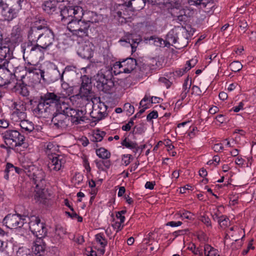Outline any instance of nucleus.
Listing matches in <instances>:
<instances>
[{"label":"nucleus","instance_id":"6e6552de","mask_svg":"<svg viewBox=\"0 0 256 256\" xmlns=\"http://www.w3.org/2000/svg\"><path fill=\"white\" fill-rule=\"evenodd\" d=\"M2 222L9 228H20L27 222L26 216L8 214L4 218Z\"/></svg>","mask_w":256,"mask_h":256},{"label":"nucleus","instance_id":"37998d69","mask_svg":"<svg viewBox=\"0 0 256 256\" xmlns=\"http://www.w3.org/2000/svg\"><path fill=\"white\" fill-rule=\"evenodd\" d=\"M122 146H126V148L131 150L136 147V142H132L126 138L122 141Z\"/></svg>","mask_w":256,"mask_h":256},{"label":"nucleus","instance_id":"9d476101","mask_svg":"<svg viewBox=\"0 0 256 256\" xmlns=\"http://www.w3.org/2000/svg\"><path fill=\"white\" fill-rule=\"evenodd\" d=\"M94 78L97 83V87L101 90L107 92L114 86L113 80L107 78L102 71H99Z\"/></svg>","mask_w":256,"mask_h":256},{"label":"nucleus","instance_id":"f257e3e1","mask_svg":"<svg viewBox=\"0 0 256 256\" xmlns=\"http://www.w3.org/2000/svg\"><path fill=\"white\" fill-rule=\"evenodd\" d=\"M28 38L32 43L38 42L48 50L54 40V34L44 20H39L28 30Z\"/></svg>","mask_w":256,"mask_h":256},{"label":"nucleus","instance_id":"c9c22d12","mask_svg":"<svg viewBox=\"0 0 256 256\" xmlns=\"http://www.w3.org/2000/svg\"><path fill=\"white\" fill-rule=\"evenodd\" d=\"M210 2L211 0H188L190 5L199 6L200 8H205Z\"/></svg>","mask_w":256,"mask_h":256},{"label":"nucleus","instance_id":"72a5a7b5","mask_svg":"<svg viewBox=\"0 0 256 256\" xmlns=\"http://www.w3.org/2000/svg\"><path fill=\"white\" fill-rule=\"evenodd\" d=\"M4 173V178L8 180L10 175L14 174V166L12 164L8 162L6 166Z\"/></svg>","mask_w":256,"mask_h":256},{"label":"nucleus","instance_id":"cd10ccee","mask_svg":"<svg viewBox=\"0 0 256 256\" xmlns=\"http://www.w3.org/2000/svg\"><path fill=\"white\" fill-rule=\"evenodd\" d=\"M58 2L56 0H48L44 2L42 4V8L48 14H52L56 10V5Z\"/></svg>","mask_w":256,"mask_h":256},{"label":"nucleus","instance_id":"5701e85b","mask_svg":"<svg viewBox=\"0 0 256 256\" xmlns=\"http://www.w3.org/2000/svg\"><path fill=\"white\" fill-rule=\"evenodd\" d=\"M146 3V0H130L124 4L128 8H132L134 11H138L144 7Z\"/></svg>","mask_w":256,"mask_h":256},{"label":"nucleus","instance_id":"de8ad7c7","mask_svg":"<svg viewBox=\"0 0 256 256\" xmlns=\"http://www.w3.org/2000/svg\"><path fill=\"white\" fill-rule=\"evenodd\" d=\"M2 32L0 30V54L2 55L3 52L4 53L6 54L7 52H8L10 50V48L6 46H2Z\"/></svg>","mask_w":256,"mask_h":256},{"label":"nucleus","instance_id":"4468645a","mask_svg":"<svg viewBox=\"0 0 256 256\" xmlns=\"http://www.w3.org/2000/svg\"><path fill=\"white\" fill-rule=\"evenodd\" d=\"M93 44L89 41H84L78 44L77 50L78 55L84 59L90 58L93 54Z\"/></svg>","mask_w":256,"mask_h":256},{"label":"nucleus","instance_id":"a211bd4d","mask_svg":"<svg viewBox=\"0 0 256 256\" xmlns=\"http://www.w3.org/2000/svg\"><path fill=\"white\" fill-rule=\"evenodd\" d=\"M60 96L58 94L54 92H47L46 94H42L40 99L46 105L52 106L54 110L56 104L60 101Z\"/></svg>","mask_w":256,"mask_h":256},{"label":"nucleus","instance_id":"4be33fe9","mask_svg":"<svg viewBox=\"0 0 256 256\" xmlns=\"http://www.w3.org/2000/svg\"><path fill=\"white\" fill-rule=\"evenodd\" d=\"M44 149L47 154L48 158H50L54 155H58V146L52 142H47L44 143Z\"/></svg>","mask_w":256,"mask_h":256},{"label":"nucleus","instance_id":"b1692460","mask_svg":"<svg viewBox=\"0 0 256 256\" xmlns=\"http://www.w3.org/2000/svg\"><path fill=\"white\" fill-rule=\"evenodd\" d=\"M90 26L89 22L84 20V18H80L78 25V30L77 32L76 36L80 37L88 36V29Z\"/></svg>","mask_w":256,"mask_h":256},{"label":"nucleus","instance_id":"8fccbe9b","mask_svg":"<svg viewBox=\"0 0 256 256\" xmlns=\"http://www.w3.org/2000/svg\"><path fill=\"white\" fill-rule=\"evenodd\" d=\"M150 40H154V44L158 46H160L162 45V42L164 43L165 42L164 41L162 38L156 37L155 36H152L150 38Z\"/></svg>","mask_w":256,"mask_h":256},{"label":"nucleus","instance_id":"603ef678","mask_svg":"<svg viewBox=\"0 0 256 256\" xmlns=\"http://www.w3.org/2000/svg\"><path fill=\"white\" fill-rule=\"evenodd\" d=\"M182 0H166V3L171 4L176 9H178L180 6Z\"/></svg>","mask_w":256,"mask_h":256},{"label":"nucleus","instance_id":"393cba45","mask_svg":"<svg viewBox=\"0 0 256 256\" xmlns=\"http://www.w3.org/2000/svg\"><path fill=\"white\" fill-rule=\"evenodd\" d=\"M47 74L49 80L51 82H55L59 79L60 80L61 82H62L64 80L63 74H60L58 68L50 70Z\"/></svg>","mask_w":256,"mask_h":256},{"label":"nucleus","instance_id":"79ce46f5","mask_svg":"<svg viewBox=\"0 0 256 256\" xmlns=\"http://www.w3.org/2000/svg\"><path fill=\"white\" fill-rule=\"evenodd\" d=\"M190 68L191 62H186V66L185 68L176 70V75L178 76H182L186 72L189 70Z\"/></svg>","mask_w":256,"mask_h":256},{"label":"nucleus","instance_id":"052dcab7","mask_svg":"<svg viewBox=\"0 0 256 256\" xmlns=\"http://www.w3.org/2000/svg\"><path fill=\"white\" fill-rule=\"evenodd\" d=\"M95 164L96 167L101 170H105L104 167V166L103 160H95Z\"/></svg>","mask_w":256,"mask_h":256},{"label":"nucleus","instance_id":"e433bc0d","mask_svg":"<svg viewBox=\"0 0 256 256\" xmlns=\"http://www.w3.org/2000/svg\"><path fill=\"white\" fill-rule=\"evenodd\" d=\"M93 100L94 101V102H98V104H96V108L100 110L102 113L104 114L105 116H106L107 106L104 104V103L100 101V98H94Z\"/></svg>","mask_w":256,"mask_h":256},{"label":"nucleus","instance_id":"f704fd0d","mask_svg":"<svg viewBox=\"0 0 256 256\" xmlns=\"http://www.w3.org/2000/svg\"><path fill=\"white\" fill-rule=\"evenodd\" d=\"M204 252L205 256H220L218 250L208 244L204 245Z\"/></svg>","mask_w":256,"mask_h":256},{"label":"nucleus","instance_id":"5fc2aeb1","mask_svg":"<svg viewBox=\"0 0 256 256\" xmlns=\"http://www.w3.org/2000/svg\"><path fill=\"white\" fill-rule=\"evenodd\" d=\"M66 232V230L64 228L61 226H58L56 228V234L62 236Z\"/></svg>","mask_w":256,"mask_h":256},{"label":"nucleus","instance_id":"dca6fc26","mask_svg":"<svg viewBox=\"0 0 256 256\" xmlns=\"http://www.w3.org/2000/svg\"><path fill=\"white\" fill-rule=\"evenodd\" d=\"M86 114L85 110H82L70 108L66 116L68 118L70 117V122L75 124H78L81 123L82 122L84 121V116Z\"/></svg>","mask_w":256,"mask_h":256},{"label":"nucleus","instance_id":"13d9d810","mask_svg":"<svg viewBox=\"0 0 256 256\" xmlns=\"http://www.w3.org/2000/svg\"><path fill=\"white\" fill-rule=\"evenodd\" d=\"M158 117V113L156 111L153 110L150 112L146 117L148 121H150L154 118H156Z\"/></svg>","mask_w":256,"mask_h":256},{"label":"nucleus","instance_id":"c756f323","mask_svg":"<svg viewBox=\"0 0 256 256\" xmlns=\"http://www.w3.org/2000/svg\"><path fill=\"white\" fill-rule=\"evenodd\" d=\"M178 39L177 33L174 30H172L166 35V42L169 45L174 46L175 48H177Z\"/></svg>","mask_w":256,"mask_h":256},{"label":"nucleus","instance_id":"c85d7f7f","mask_svg":"<svg viewBox=\"0 0 256 256\" xmlns=\"http://www.w3.org/2000/svg\"><path fill=\"white\" fill-rule=\"evenodd\" d=\"M22 132L24 133H30L34 130V124L32 122L24 119L20 122Z\"/></svg>","mask_w":256,"mask_h":256},{"label":"nucleus","instance_id":"2f4dec72","mask_svg":"<svg viewBox=\"0 0 256 256\" xmlns=\"http://www.w3.org/2000/svg\"><path fill=\"white\" fill-rule=\"evenodd\" d=\"M142 40L140 36H136L134 38V36L131 34L129 36L126 40L124 42H128L131 46L132 49V52H134L136 50L137 45L141 42Z\"/></svg>","mask_w":256,"mask_h":256},{"label":"nucleus","instance_id":"bf43d9fd","mask_svg":"<svg viewBox=\"0 0 256 256\" xmlns=\"http://www.w3.org/2000/svg\"><path fill=\"white\" fill-rule=\"evenodd\" d=\"M62 88L66 91V92H71L72 90V87H70L68 85V84L66 82H62Z\"/></svg>","mask_w":256,"mask_h":256},{"label":"nucleus","instance_id":"2eb2a0df","mask_svg":"<svg viewBox=\"0 0 256 256\" xmlns=\"http://www.w3.org/2000/svg\"><path fill=\"white\" fill-rule=\"evenodd\" d=\"M52 122L56 128L66 129L70 124V119L64 114H54Z\"/></svg>","mask_w":256,"mask_h":256},{"label":"nucleus","instance_id":"864d4df0","mask_svg":"<svg viewBox=\"0 0 256 256\" xmlns=\"http://www.w3.org/2000/svg\"><path fill=\"white\" fill-rule=\"evenodd\" d=\"M200 220L207 226H211L210 220L208 216H201Z\"/></svg>","mask_w":256,"mask_h":256},{"label":"nucleus","instance_id":"680f3d73","mask_svg":"<svg viewBox=\"0 0 256 256\" xmlns=\"http://www.w3.org/2000/svg\"><path fill=\"white\" fill-rule=\"evenodd\" d=\"M188 79H189L188 77H187V78L186 79V80L184 82V84H183V86H182L183 90H184V91L188 90V92H189L190 88L191 86L192 82H190V84H188Z\"/></svg>","mask_w":256,"mask_h":256},{"label":"nucleus","instance_id":"6ab92c4d","mask_svg":"<svg viewBox=\"0 0 256 256\" xmlns=\"http://www.w3.org/2000/svg\"><path fill=\"white\" fill-rule=\"evenodd\" d=\"M74 96H73L72 98ZM72 97L67 98H60V101L56 104L55 108H56V114H64L66 116L69 110H70L72 103Z\"/></svg>","mask_w":256,"mask_h":256},{"label":"nucleus","instance_id":"a878e982","mask_svg":"<svg viewBox=\"0 0 256 256\" xmlns=\"http://www.w3.org/2000/svg\"><path fill=\"white\" fill-rule=\"evenodd\" d=\"M92 103L93 104L92 106V110L90 113V116L93 118L94 122H98L105 118L106 116L104 115L100 110L96 108V104L94 103V101L93 100H91Z\"/></svg>","mask_w":256,"mask_h":256},{"label":"nucleus","instance_id":"49530a36","mask_svg":"<svg viewBox=\"0 0 256 256\" xmlns=\"http://www.w3.org/2000/svg\"><path fill=\"white\" fill-rule=\"evenodd\" d=\"M179 12L184 15L186 16V18H188V17L192 16L194 14V12L193 10H190L188 8L186 7L185 8L180 9Z\"/></svg>","mask_w":256,"mask_h":256},{"label":"nucleus","instance_id":"39448f33","mask_svg":"<svg viewBox=\"0 0 256 256\" xmlns=\"http://www.w3.org/2000/svg\"><path fill=\"white\" fill-rule=\"evenodd\" d=\"M2 134L4 143L12 149L22 146L25 140V137L15 130H8Z\"/></svg>","mask_w":256,"mask_h":256},{"label":"nucleus","instance_id":"7ed1b4c3","mask_svg":"<svg viewBox=\"0 0 256 256\" xmlns=\"http://www.w3.org/2000/svg\"><path fill=\"white\" fill-rule=\"evenodd\" d=\"M23 0H1L2 16L4 20L10 22L17 17L18 10L21 9Z\"/></svg>","mask_w":256,"mask_h":256},{"label":"nucleus","instance_id":"0eeeda50","mask_svg":"<svg viewBox=\"0 0 256 256\" xmlns=\"http://www.w3.org/2000/svg\"><path fill=\"white\" fill-rule=\"evenodd\" d=\"M12 66V60L6 62H4L2 66L0 65V86L10 84L14 80V75L10 68Z\"/></svg>","mask_w":256,"mask_h":256},{"label":"nucleus","instance_id":"a18cd8bd","mask_svg":"<svg viewBox=\"0 0 256 256\" xmlns=\"http://www.w3.org/2000/svg\"><path fill=\"white\" fill-rule=\"evenodd\" d=\"M96 240L102 248H104L107 244V240L102 234H98L96 235Z\"/></svg>","mask_w":256,"mask_h":256},{"label":"nucleus","instance_id":"9b49d317","mask_svg":"<svg viewBox=\"0 0 256 256\" xmlns=\"http://www.w3.org/2000/svg\"><path fill=\"white\" fill-rule=\"evenodd\" d=\"M54 110L52 106L46 105L39 99L36 106L33 110V112L38 118H48L54 114Z\"/></svg>","mask_w":256,"mask_h":256},{"label":"nucleus","instance_id":"a19ab883","mask_svg":"<svg viewBox=\"0 0 256 256\" xmlns=\"http://www.w3.org/2000/svg\"><path fill=\"white\" fill-rule=\"evenodd\" d=\"M106 133L104 132H100V130L94 132L92 136V140L94 142H100L103 139L104 136H105Z\"/></svg>","mask_w":256,"mask_h":256},{"label":"nucleus","instance_id":"e2e57ef3","mask_svg":"<svg viewBox=\"0 0 256 256\" xmlns=\"http://www.w3.org/2000/svg\"><path fill=\"white\" fill-rule=\"evenodd\" d=\"M152 5L158 4L162 2H166V0H146V2Z\"/></svg>","mask_w":256,"mask_h":256},{"label":"nucleus","instance_id":"7c9ffc66","mask_svg":"<svg viewBox=\"0 0 256 256\" xmlns=\"http://www.w3.org/2000/svg\"><path fill=\"white\" fill-rule=\"evenodd\" d=\"M46 50H48L46 48L42 46H40L39 43L36 42V44L30 48V53L32 56H40Z\"/></svg>","mask_w":256,"mask_h":256},{"label":"nucleus","instance_id":"f03ea898","mask_svg":"<svg viewBox=\"0 0 256 256\" xmlns=\"http://www.w3.org/2000/svg\"><path fill=\"white\" fill-rule=\"evenodd\" d=\"M83 16V9L82 6L75 4H70L60 8V20L67 24L68 29L76 35L78 30V25Z\"/></svg>","mask_w":256,"mask_h":256},{"label":"nucleus","instance_id":"58836bf2","mask_svg":"<svg viewBox=\"0 0 256 256\" xmlns=\"http://www.w3.org/2000/svg\"><path fill=\"white\" fill-rule=\"evenodd\" d=\"M17 256H34L30 250L26 247L20 248L16 252Z\"/></svg>","mask_w":256,"mask_h":256},{"label":"nucleus","instance_id":"774afa93","mask_svg":"<svg viewBox=\"0 0 256 256\" xmlns=\"http://www.w3.org/2000/svg\"><path fill=\"white\" fill-rule=\"evenodd\" d=\"M215 118L217 121L222 124L226 121V118L223 114L218 115Z\"/></svg>","mask_w":256,"mask_h":256},{"label":"nucleus","instance_id":"f8f14e48","mask_svg":"<svg viewBox=\"0 0 256 256\" xmlns=\"http://www.w3.org/2000/svg\"><path fill=\"white\" fill-rule=\"evenodd\" d=\"M82 84L80 90V94L81 98L86 100H92V84L90 80L86 75L81 77Z\"/></svg>","mask_w":256,"mask_h":256},{"label":"nucleus","instance_id":"69168bd1","mask_svg":"<svg viewBox=\"0 0 256 256\" xmlns=\"http://www.w3.org/2000/svg\"><path fill=\"white\" fill-rule=\"evenodd\" d=\"M162 99L157 96H152L150 98V102L152 104H158L162 102Z\"/></svg>","mask_w":256,"mask_h":256},{"label":"nucleus","instance_id":"ddd939ff","mask_svg":"<svg viewBox=\"0 0 256 256\" xmlns=\"http://www.w3.org/2000/svg\"><path fill=\"white\" fill-rule=\"evenodd\" d=\"M136 66V61L134 58H129L124 60L122 62H117L114 65L115 69L117 68H122L118 73L124 72L126 74L130 73Z\"/></svg>","mask_w":256,"mask_h":256},{"label":"nucleus","instance_id":"bb28decb","mask_svg":"<svg viewBox=\"0 0 256 256\" xmlns=\"http://www.w3.org/2000/svg\"><path fill=\"white\" fill-rule=\"evenodd\" d=\"M14 90L24 96H26L29 94V92L28 90L27 86L25 85L22 81L16 82L14 86Z\"/></svg>","mask_w":256,"mask_h":256},{"label":"nucleus","instance_id":"473e14b6","mask_svg":"<svg viewBox=\"0 0 256 256\" xmlns=\"http://www.w3.org/2000/svg\"><path fill=\"white\" fill-rule=\"evenodd\" d=\"M35 194H34V198L36 202L40 203L43 202L45 199V195L43 192V188H36Z\"/></svg>","mask_w":256,"mask_h":256},{"label":"nucleus","instance_id":"4c0bfd02","mask_svg":"<svg viewBox=\"0 0 256 256\" xmlns=\"http://www.w3.org/2000/svg\"><path fill=\"white\" fill-rule=\"evenodd\" d=\"M96 155L102 159H108L110 156V153L104 148L96 150Z\"/></svg>","mask_w":256,"mask_h":256},{"label":"nucleus","instance_id":"338daca9","mask_svg":"<svg viewBox=\"0 0 256 256\" xmlns=\"http://www.w3.org/2000/svg\"><path fill=\"white\" fill-rule=\"evenodd\" d=\"M182 224V222L180 221H178V222L172 221V222H168L166 224V225L170 226L172 227H176V226H180Z\"/></svg>","mask_w":256,"mask_h":256},{"label":"nucleus","instance_id":"aec40b11","mask_svg":"<svg viewBox=\"0 0 256 256\" xmlns=\"http://www.w3.org/2000/svg\"><path fill=\"white\" fill-rule=\"evenodd\" d=\"M45 249L46 244L43 239L40 238H37L32 247V251L34 254L36 256H40L44 252Z\"/></svg>","mask_w":256,"mask_h":256},{"label":"nucleus","instance_id":"412c9836","mask_svg":"<svg viewBox=\"0 0 256 256\" xmlns=\"http://www.w3.org/2000/svg\"><path fill=\"white\" fill-rule=\"evenodd\" d=\"M82 18H84V20L86 22H89L90 25L91 24L98 22L101 20V16L92 11L83 12Z\"/></svg>","mask_w":256,"mask_h":256},{"label":"nucleus","instance_id":"c03bdc74","mask_svg":"<svg viewBox=\"0 0 256 256\" xmlns=\"http://www.w3.org/2000/svg\"><path fill=\"white\" fill-rule=\"evenodd\" d=\"M230 70L234 72L240 71L242 68V65L238 61H234L230 64Z\"/></svg>","mask_w":256,"mask_h":256},{"label":"nucleus","instance_id":"09e8293b","mask_svg":"<svg viewBox=\"0 0 256 256\" xmlns=\"http://www.w3.org/2000/svg\"><path fill=\"white\" fill-rule=\"evenodd\" d=\"M188 248L196 255H199L200 256H202V252H200L198 248H196L194 244H192L190 246L188 247Z\"/></svg>","mask_w":256,"mask_h":256},{"label":"nucleus","instance_id":"1a4fd4ad","mask_svg":"<svg viewBox=\"0 0 256 256\" xmlns=\"http://www.w3.org/2000/svg\"><path fill=\"white\" fill-rule=\"evenodd\" d=\"M63 155H54L48 158V168L50 172H58L62 170L66 163Z\"/></svg>","mask_w":256,"mask_h":256},{"label":"nucleus","instance_id":"ea45409f","mask_svg":"<svg viewBox=\"0 0 256 256\" xmlns=\"http://www.w3.org/2000/svg\"><path fill=\"white\" fill-rule=\"evenodd\" d=\"M76 68L75 66H68L64 68V71L62 72V74H63V77L64 76H69V73L74 74L76 73Z\"/></svg>","mask_w":256,"mask_h":256},{"label":"nucleus","instance_id":"6e6d98bb","mask_svg":"<svg viewBox=\"0 0 256 256\" xmlns=\"http://www.w3.org/2000/svg\"><path fill=\"white\" fill-rule=\"evenodd\" d=\"M124 108L130 114H132L134 112V106H132L129 103L125 104L124 105Z\"/></svg>","mask_w":256,"mask_h":256},{"label":"nucleus","instance_id":"4d7b16f0","mask_svg":"<svg viewBox=\"0 0 256 256\" xmlns=\"http://www.w3.org/2000/svg\"><path fill=\"white\" fill-rule=\"evenodd\" d=\"M132 156L130 154L124 155L122 158L123 164L125 166H128L130 162V159Z\"/></svg>","mask_w":256,"mask_h":256},{"label":"nucleus","instance_id":"423d86ee","mask_svg":"<svg viewBox=\"0 0 256 256\" xmlns=\"http://www.w3.org/2000/svg\"><path fill=\"white\" fill-rule=\"evenodd\" d=\"M29 228L36 236L38 238H43L46 236L47 229L43 222H40L39 218L32 216L30 218L26 216Z\"/></svg>","mask_w":256,"mask_h":256},{"label":"nucleus","instance_id":"0e129e2a","mask_svg":"<svg viewBox=\"0 0 256 256\" xmlns=\"http://www.w3.org/2000/svg\"><path fill=\"white\" fill-rule=\"evenodd\" d=\"M122 224L120 222H116L112 225L113 228L116 230V232L122 228L123 226H122Z\"/></svg>","mask_w":256,"mask_h":256},{"label":"nucleus","instance_id":"f3484780","mask_svg":"<svg viewBox=\"0 0 256 256\" xmlns=\"http://www.w3.org/2000/svg\"><path fill=\"white\" fill-rule=\"evenodd\" d=\"M26 106L20 103L16 104L14 110L11 117L12 120L16 122H20L26 118Z\"/></svg>","mask_w":256,"mask_h":256},{"label":"nucleus","instance_id":"3c124183","mask_svg":"<svg viewBox=\"0 0 256 256\" xmlns=\"http://www.w3.org/2000/svg\"><path fill=\"white\" fill-rule=\"evenodd\" d=\"M180 216L182 218L192 220L193 218L194 214L188 211L180 212Z\"/></svg>","mask_w":256,"mask_h":256},{"label":"nucleus","instance_id":"20e7f679","mask_svg":"<svg viewBox=\"0 0 256 256\" xmlns=\"http://www.w3.org/2000/svg\"><path fill=\"white\" fill-rule=\"evenodd\" d=\"M24 173L32 180L36 188H44L46 174L42 169H39L34 166L30 164L24 166Z\"/></svg>","mask_w":256,"mask_h":256}]
</instances>
